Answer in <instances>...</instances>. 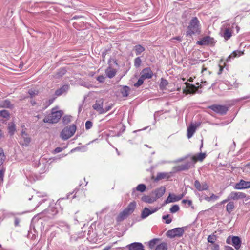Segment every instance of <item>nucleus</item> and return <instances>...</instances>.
<instances>
[{"instance_id":"1","label":"nucleus","mask_w":250,"mask_h":250,"mask_svg":"<svg viewBox=\"0 0 250 250\" xmlns=\"http://www.w3.org/2000/svg\"><path fill=\"white\" fill-rule=\"evenodd\" d=\"M62 114V111L58 110L57 107H54L51 109V113L43 119V121L44 123L50 124L57 123L60 120Z\"/></svg>"},{"instance_id":"2","label":"nucleus","mask_w":250,"mask_h":250,"mask_svg":"<svg viewBox=\"0 0 250 250\" xmlns=\"http://www.w3.org/2000/svg\"><path fill=\"white\" fill-rule=\"evenodd\" d=\"M200 33V23L196 17L193 18L190 21L187 31V36L199 34Z\"/></svg>"},{"instance_id":"3","label":"nucleus","mask_w":250,"mask_h":250,"mask_svg":"<svg viewBox=\"0 0 250 250\" xmlns=\"http://www.w3.org/2000/svg\"><path fill=\"white\" fill-rule=\"evenodd\" d=\"M233 25V23L224 22L221 29L220 34L226 40H229L232 36Z\"/></svg>"},{"instance_id":"4","label":"nucleus","mask_w":250,"mask_h":250,"mask_svg":"<svg viewBox=\"0 0 250 250\" xmlns=\"http://www.w3.org/2000/svg\"><path fill=\"white\" fill-rule=\"evenodd\" d=\"M160 239L154 238L151 240L148 243L149 247L153 249L156 246L155 250H167V244L165 242L159 243Z\"/></svg>"},{"instance_id":"5","label":"nucleus","mask_w":250,"mask_h":250,"mask_svg":"<svg viewBox=\"0 0 250 250\" xmlns=\"http://www.w3.org/2000/svg\"><path fill=\"white\" fill-rule=\"evenodd\" d=\"M76 130V126L75 125L66 127L61 132V137L63 140H67L74 134Z\"/></svg>"},{"instance_id":"6","label":"nucleus","mask_w":250,"mask_h":250,"mask_svg":"<svg viewBox=\"0 0 250 250\" xmlns=\"http://www.w3.org/2000/svg\"><path fill=\"white\" fill-rule=\"evenodd\" d=\"M205 153H200L197 155L192 156L190 158V162H188L186 165L183 166L181 169L184 170L188 169L191 166L193 165L198 161H202L205 159Z\"/></svg>"},{"instance_id":"7","label":"nucleus","mask_w":250,"mask_h":250,"mask_svg":"<svg viewBox=\"0 0 250 250\" xmlns=\"http://www.w3.org/2000/svg\"><path fill=\"white\" fill-rule=\"evenodd\" d=\"M136 203L133 201L129 204L127 207L120 213V216L122 219L131 214L136 208Z\"/></svg>"},{"instance_id":"8","label":"nucleus","mask_w":250,"mask_h":250,"mask_svg":"<svg viewBox=\"0 0 250 250\" xmlns=\"http://www.w3.org/2000/svg\"><path fill=\"white\" fill-rule=\"evenodd\" d=\"M226 243L228 244H232L236 250H238L241 247V240L238 236H229Z\"/></svg>"},{"instance_id":"9","label":"nucleus","mask_w":250,"mask_h":250,"mask_svg":"<svg viewBox=\"0 0 250 250\" xmlns=\"http://www.w3.org/2000/svg\"><path fill=\"white\" fill-rule=\"evenodd\" d=\"M184 229L183 228H174L167 232V235L170 238L175 237H181L184 233Z\"/></svg>"},{"instance_id":"10","label":"nucleus","mask_w":250,"mask_h":250,"mask_svg":"<svg viewBox=\"0 0 250 250\" xmlns=\"http://www.w3.org/2000/svg\"><path fill=\"white\" fill-rule=\"evenodd\" d=\"M103 104L104 99H100L96 101L95 103L92 105V107L99 114H104V110Z\"/></svg>"},{"instance_id":"11","label":"nucleus","mask_w":250,"mask_h":250,"mask_svg":"<svg viewBox=\"0 0 250 250\" xmlns=\"http://www.w3.org/2000/svg\"><path fill=\"white\" fill-rule=\"evenodd\" d=\"M213 111L221 114H224L228 110L226 106L220 105H212L209 107Z\"/></svg>"},{"instance_id":"12","label":"nucleus","mask_w":250,"mask_h":250,"mask_svg":"<svg viewBox=\"0 0 250 250\" xmlns=\"http://www.w3.org/2000/svg\"><path fill=\"white\" fill-rule=\"evenodd\" d=\"M246 197V195L244 193L233 191L229 195V199H230V200H237L243 199Z\"/></svg>"},{"instance_id":"13","label":"nucleus","mask_w":250,"mask_h":250,"mask_svg":"<svg viewBox=\"0 0 250 250\" xmlns=\"http://www.w3.org/2000/svg\"><path fill=\"white\" fill-rule=\"evenodd\" d=\"M21 137L20 138V143L23 146H27L31 141V139L26 133L25 131L22 130L21 132Z\"/></svg>"},{"instance_id":"14","label":"nucleus","mask_w":250,"mask_h":250,"mask_svg":"<svg viewBox=\"0 0 250 250\" xmlns=\"http://www.w3.org/2000/svg\"><path fill=\"white\" fill-rule=\"evenodd\" d=\"M214 43V39L209 36L203 37L201 40L197 42V44L201 45L212 44Z\"/></svg>"},{"instance_id":"15","label":"nucleus","mask_w":250,"mask_h":250,"mask_svg":"<svg viewBox=\"0 0 250 250\" xmlns=\"http://www.w3.org/2000/svg\"><path fill=\"white\" fill-rule=\"evenodd\" d=\"M185 194L183 193L179 195H176L175 194H169V196L167 198L166 203H169L172 202H175L180 200L184 196Z\"/></svg>"},{"instance_id":"16","label":"nucleus","mask_w":250,"mask_h":250,"mask_svg":"<svg viewBox=\"0 0 250 250\" xmlns=\"http://www.w3.org/2000/svg\"><path fill=\"white\" fill-rule=\"evenodd\" d=\"M234 188L236 189L250 188V182L241 180L238 183L235 184Z\"/></svg>"},{"instance_id":"17","label":"nucleus","mask_w":250,"mask_h":250,"mask_svg":"<svg viewBox=\"0 0 250 250\" xmlns=\"http://www.w3.org/2000/svg\"><path fill=\"white\" fill-rule=\"evenodd\" d=\"M126 247L129 250H145L143 244L139 242L132 243L128 245Z\"/></svg>"},{"instance_id":"18","label":"nucleus","mask_w":250,"mask_h":250,"mask_svg":"<svg viewBox=\"0 0 250 250\" xmlns=\"http://www.w3.org/2000/svg\"><path fill=\"white\" fill-rule=\"evenodd\" d=\"M159 209V208H155L152 210L149 209L147 208H145L141 213V218L145 219L148 217L149 215L156 212Z\"/></svg>"},{"instance_id":"19","label":"nucleus","mask_w":250,"mask_h":250,"mask_svg":"<svg viewBox=\"0 0 250 250\" xmlns=\"http://www.w3.org/2000/svg\"><path fill=\"white\" fill-rule=\"evenodd\" d=\"M141 74L142 78L145 80L151 78L153 74L150 68H146L142 71Z\"/></svg>"},{"instance_id":"20","label":"nucleus","mask_w":250,"mask_h":250,"mask_svg":"<svg viewBox=\"0 0 250 250\" xmlns=\"http://www.w3.org/2000/svg\"><path fill=\"white\" fill-rule=\"evenodd\" d=\"M194 186L199 191L206 190L208 188V186L206 183H200L199 181L197 180L195 181Z\"/></svg>"},{"instance_id":"21","label":"nucleus","mask_w":250,"mask_h":250,"mask_svg":"<svg viewBox=\"0 0 250 250\" xmlns=\"http://www.w3.org/2000/svg\"><path fill=\"white\" fill-rule=\"evenodd\" d=\"M198 127V125H196L195 124H191L188 127L187 131L188 134L187 136L188 138H191L194 132H195L197 128Z\"/></svg>"},{"instance_id":"22","label":"nucleus","mask_w":250,"mask_h":250,"mask_svg":"<svg viewBox=\"0 0 250 250\" xmlns=\"http://www.w3.org/2000/svg\"><path fill=\"white\" fill-rule=\"evenodd\" d=\"M166 188L163 187H161L160 188L156 189L154 192V193L155 195V197L154 198H156V200L162 197L164 194Z\"/></svg>"},{"instance_id":"23","label":"nucleus","mask_w":250,"mask_h":250,"mask_svg":"<svg viewBox=\"0 0 250 250\" xmlns=\"http://www.w3.org/2000/svg\"><path fill=\"white\" fill-rule=\"evenodd\" d=\"M69 86L68 85H64L61 87L60 89H57L55 91V95L56 96H60L63 93L67 91L69 89Z\"/></svg>"},{"instance_id":"24","label":"nucleus","mask_w":250,"mask_h":250,"mask_svg":"<svg viewBox=\"0 0 250 250\" xmlns=\"http://www.w3.org/2000/svg\"><path fill=\"white\" fill-rule=\"evenodd\" d=\"M105 73L108 77L112 78L115 76L116 74V70L115 69L109 67L106 70Z\"/></svg>"},{"instance_id":"25","label":"nucleus","mask_w":250,"mask_h":250,"mask_svg":"<svg viewBox=\"0 0 250 250\" xmlns=\"http://www.w3.org/2000/svg\"><path fill=\"white\" fill-rule=\"evenodd\" d=\"M244 54L243 51H234L227 59V61H229L231 58H235L236 57H239Z\"/></svg>"},{"instance_id":"26","label":"nucleus","mask_w":250,"mask_h":250,"mask_svg":"<svg viewBox=\"0 0 250 250\" xmlns=\"http://www.w3.org/2000/svg\"><path fill=\"white\" fill-rule=\"evenodd\" d=\"M8 130L9 134L11 136L13 135L16 131V126L14 123H10L8 126Z\"/></svg>"},{"instance_id":"27","label":"nucleus","mask_w":250,"mask_h":250,"mask_svg":"<svg viewBox=\"0 0 250 250\" xmlns=\"http://www.w3.org/2000/svg\"><path fill=\"white\" fill-rule=\"evenodd\" d=\"M142 200L147 203H152L156 201V198L149 196H144L142 197Z\"/></svg>"},{"instance_id":"28","label":"nucleus","mask_w":250,"mask_h":250,"mask_svg":"<svg viewBox=\"0 0 250 250\" xmlns=\"http://www.w3.org/2000/svg\"><path fill=\"white\" fill-rule=\"evenodd\" d=\"M134 50L135 52L136 55H139L141 53L145 51V48L140 45H137L134 47Z\"/></svg>"},{"instance_id":"29","label":"nucleus","mask_w":250,"mask_h":250,"mask_svg":"<svg viewBox=\"0 0 250 250\" xmlns=\"http://www.w3.org/2000/svg\"><path fill=\"white\" fill-rule=\"evenodd\" d=\"M204 198L206 201L208 202H210L211 201H215L217 200L219 198V197L214 194H212L210 197H208L207 195L205 196Z\"/></svg>"},{"instance_id":"30","label":"nucleus","mask_w":250,"mask_h":250,"mask_svg":"<svg viewBox=\"0 0 250 250\" xmlns=\"http://www.w3.org/2000/svg\"><path fill=\"white\" fill-rule=\"evenodd\" d=\"M234 209V203L232 202L228 203L226 206V210L229 214Z\"/></svg>"},{"instance_id":"31","label":"nucleus","mask_w":250,"mask_h":250,"mask_svg":"<svg viewBox=\"0 0 250 250\" xmlns=\"http://www.w3.org/2000/svg\"><path fill=\"white\" fill-rule=\"evenodd\" d=\"M129 88L127 86H124L121 90V92L123 97H127L128 95Z\"/></svg>"},{"instance_id":"32","label":"nucleus","mask_w":250,"mask_h":250,"mask_svg":"<svg viewBox=\"0 0 250 250\" xmlns=\"http://www.w3.org/2000/svg\"><path fill=\"white\" fill-rule=\"evenodd\" d=\"M169 174L167 173H159L157 174L156 179L159 180L162 179L168 178Z\"/></svg>"},{"instance_id":"33","label":"nucleus","mask_w":250,"mask_h":250,"mask_svg":"<svg viewBox=\"0 0 250 250\" xmlns=\"http://www.w3.org/2000/svg\"><path fill=\"white\" fill-rule=\"evenodd\" d=\"M167 84L168 82L166 80L163 78L161 79V81L160 84V87L161 89H165Z\"/></svg>"},{"instance_id":"34","label":"nucleus","mask_w":250,"mask_h":250,"mask_svg":"<svg viewBox=\"0 0 250 250\" xmlns=\"http://www.w3.org/2000/svg\"><path fill=\"white\" fill-rule=\"evenodd\" d=\"M5 157L3 151L1 148L0 147V165H2L4 162Z\"/></svg>"},{"instance_id":"35","label":"nucleus","mask_w":250,"mask_h":250,"mask_svg":"<svg viewBox=\"0 0 250 250\" xmlns=\"http://www.w3.org/2000/svg\"><path fill=\"white\" fill-rule=\"evenodd\" d=\"M2 106L6 108H11L12 105L8 100H6L2 102Z\"/></svg>"},{"instance_id":"36","label":"nucleus","mask_w":250,"mask_h":250,"mask_svg":"<svg viewBox=\"0 0 250 250\" xmlns=\"http://www.w3.org/2000/svg\"><path fill=\"white\" fill-rule=\"evenodd\" d=\"M180 208L178 205H174L170 208V211L171 213H174L179 210Z\"/></svg>"},{"instance_id":"37","label":"nucleus","mask_w":250,"mask_h":250,"mask_svg":"<svg viewBox=\"0 0 250 250\" xmlns=\"http://www.w3.org/2000/svg\"><path fill=\"white\" fill-rule=\"evenodd\" d=\"M0 116L4 118H7L9 116V114L7 110H3L0 111Z\"/></svg>"},{"instance_id":"38","label":"nucleus","mask_w":250,"mask_h":250,"mask_svg":"<svg viewBox=\"0 0 250 250\" xmlns=\"http://www.w3.org/2000/svg\"><path fill=\"white\" fill-rule=\"evenodd\" d=\"M146 188V187L144 184H140L136 187V189L141 192H144Z\"/></svg>"},{"instance_id":"39","label":"nucleus","mask_w":250,"mask_h":250,"mask_svg":"<svg viewBox=\"0 0 250 250\" xmlns=\"http://www.w3.org/2000/svg\"><path fill=\"white\" fill-rule=\"evenodd\" d=\"M141 60L139 57L136 58L134 60V65L136 67H139L141 64Z\"/></svg>"},{"instance_id":"40","label":"nucleus","mask_w":250,"mask_h":250,"mask_svg":"<svg viewBox=\"0 0 250 250\" xmlns=\"http://www.w3.org/2000/svg\"><path fill=\"white\" fill-rule=\"evenodd\" d=\"M28 93L31 97H33V96H35V95H38L39 92L38 90H37L36 89H32L29 90Z\"/></svg>"},{"instance_id":"41","label":"nucleus","mask_w":250,"mask_h":250,"mask_svg":"<svg viewBox=\"0 0 250 250\" xmlns=\"http://www.w3.org/2000/svg\"><path fill=\"white\" fill-rule=\"evenodd\" d=\"M144 80V79L142 78V77L141 76L140 79L138 80L137 82L134 84V86L139 87L140 85H141L143 83Z\"/></svg>"},{"instance_id":"42","label":"nucleus","mask_w":250,"mask_h":250,"mask_svg":"<svg viewBox=\"0 0 250 250\" xmlns=\"http://www.w3.org/2000/svg\"><path fill=\"white\" fill-rule=\"evenodd\" d=\"M183 204H188L189 206H191L192 208H194V207L192 206V202L190 200H183L182 201Z\"/></svg>"},{"instance_id":"43","label":"nucleus","mask_w":250,"mask_h":250,"mask_svg":"<svg viewBox=\"0 0 250 250\" xmlns=\"http://www.w3.org/2000/svg\"><path fill=\"white\" fill-rule=\"evenodd\" d=\"M169 216L168 215H165L163 216V219L166 220V223L168 224L170 223L172 221V219L171 218H169Z\"/></svg>"},{"instance_id":"44","label":"nucleus","mask_w":250,"mask_h":250,"mask_svg":"<svg viewBox=\"0 0 250 250\" xmlns=\"http://www.w3.org/2000/svg\"><path fill=\"white\" fill-rule=\"evenodd\" d=\"M216 237L215 235H209L208 237V242L211 243H214Z\"/></svg>"},{"instance_id":"45","label":"nucleus","mask_w":250,"mask_h":250,"mask_svg":"<svg viewBox=\"0 0 250 250\" xmlns=\"http://www.w3.org/2000/svg\"><path fill=\"white\" fill-rule=\"evenodd\" d=\"M92 126V123L89 121H87L85 123V128L86 129H90Z\"/></svg>"},{"instance_id":"46","label":"nucleus","mask_w":250,"mask_h":250,"mask_svg":"<svg viewBox=\"0 0 250 250\" xmlns=\"http://www.w3.org/2000/svg\"><path fill=\"white\" fill-rule=\"evenodd\" d=\"M54 100V98L50 99L48 100L47 101H46V105L44 107V108H46L48 106H49L53 102Z\"/></svg>"},{"instance_id":"47","label":"nucleus","mask_w":250,"mask_h":250,"mask_svg":"<svg viewBox=\"0 0 250 250\" xmlns=\"http://www.w3.org/2000/svg\"><path fill=\"white\" fill-rule=\"evenodd\" d=\"M112 107V104H110V105L106 106L104 108V113L107 112L108 111L110 110Z\"/></svg>"},{"instance_id":"48","label":"nucleus","mask_w":250,"mask_h":250,"mask_svg":"<svg viewBox=\"0 0 250 250\" xmlns=\"http://www.w3.org/2000/svg\"><path fill=\"white\" fill-rule=\"evenodd\" d=\"M97 80L100 83H103L104 81V77L103 76H98Z\"/></svg>"},{"instance_id":"49","label":"nucleus","mask_w":250,"mask_h":250,"mask_svg":"<svg viewBox=\"0 0 250 250\" xmlns=\"http://www.w3.org/2000/svg\"><path fill=\"white\" fill-rule=\"evenodd\" d=\"M212 249L213 250H219V246L218 244H214L212 248Z\"/></svg>"},{"instance_id":"50","label":"nucleus","mask_w":250,"mask_h":250,"mask_svg":"<svg viewBox=\"0 0 250 250\" xmlns=\"http://www.w3.org/2000/svg\"><path fill=\"white\" fill-rule=\"evenodd\" d=\"M229 201H230V200L229 199V196H228L227 199H226L225 200H223L222 201H221L220 202V204H224L225 203L228 202Z\"/></svg>"},{"instance_id":"51","label":"nucleus","mask_w":250,"mask_h":250,"mask_svg":"<svg viewBox=\"0 0 250 250\" xmlns=\"http://www.w3.org/2000/svg\"><path fill=\"white\" fill-rule=\"evenodd\" d=\"M225 250H234L232 247L229 246H226L225 247Z\"/></svg>"},{"instance_id":"52","label":"nucleus","mask_w":250,"mask_h":250,"mask_svg":"<svg viewBox=\"0 0 250 250\" xmlns=\"http://www.w3.org/2000/svg\"><path fill=\"white\" fill-rule=\"evenodd\" d=\"M62 151V148L60 147H57L55 149L56 153H59Z\"/></svg>"},{"instance_id":"53","label":"nucleus","mask_w":250,"mask_h":250,"mask_svg":"<svg viewBox=\"0 0 250 250\" xmlns=\"http://www.w3.org/2000/svg\"><path fill=\"white\" fill-rule=\"evenodd\" d=\"M20 220L18 218L15 219V225L18 226L19 224Z\"/></svg>"},{"instance_id":"54","label":"nucleus","mask_w":250,"mask_h":250,"mask_svg":"<svg viewBox=\"0 0 250 250\" xmlns=\"http://www.w3.org/2000/svg\"><path fill=\"white\" fill-rule=\"evenodd\" d=\"M172 40H176L181 41V38L180 37L178 36V37H176L172 38Z\"/></svg>"},{"instance_id":"55","label":"nucleus","mask_w":250,"mask_h":250,"mask_svg":"<svg viewBox=\"0 0 250 250\" xmlns=\"http://www.w3.org/2000/svg\"><path fill=\"white\" fill-rule=\"evenodd\" d=\"M111 249V246H107L102 250H109Z\"/></svg>"},{"instance_id":"56","label":"nucleus","mask_w":250,"mask_h":250,"mask_svg":"<svg viewBox=\"0 0 250 250\" xmlns=\"http://www.w3.org/2000/svg\"><path fill=\"white\" fill-rule=\"evenodd\" d=\"M3 174H4V173L2 172V171H0V178H2V177L3 176Z\"/></svg>"},{"instance_id":"57","label":"nucleus","mask_w":250,"mask_h":250,"mask_svg":"<svg viewBox=\"0 0 250 250\" xmlns=\"http://www.w3.org/2000/svg\"><path fill=\"white\" fill-rule=\"evenodd\" d=\"M64 120L67 119L68 120V122L69 121V117H65L63 118Z\"/></svg>"},{"instance_id":"58","label":"nucleus","mask_w":250,"mask_h":250,"mask_svg":"<svg viewBox=\"0 0 250 250\" xmlns=\"http://www.w3.org/2000/svg\"><path fill=\"white\" fill-rule=\"evenodd\" d=\"M3 135L1 131L0 130V138H1L2 137Z\"/></svg>"},{"instance_id":"59","label":"nucleus","mask_w":250,"mask_h":250,"mask_svg":"<svg viewBox=\"0 0 250 250\" xmlns=\"http://www.w3.org/2000/svg\"><path fill=\"white\" fill-rule=\"evenodd\" d=\"M31 104L32 105H34L36 104V103L34 101H33V102L32 101Z\"/></svg>"},{"instance_id":"60","label":"nucleus","mask_w":250,"mask_h":250,"mask_svg":"<svg viewBox=\"0 0 250 250\" xmlns=\"http://www.w3.org/2000/svg\"><path fill=\"white\" fill-rule=\"evenodd\" d=\"M192 87L193 88H195L196 90H197V87H196L195 86H194V85H192Z\"/></svg>"},{"instance_id":"61","label":"nucleus","mask_w":250,"mask_h":250,"mask_svg":"<svg viewBox=\"0 0 250 250\" xmlns=\"http://www.w3.org/2000/svg\"><path fill=\"white\" fill-rule=\"evenodd\" d=\"M189 81H190V82H191V81H193V80H192V79L191 78H190V79H189Z\"/></svg>"},{"instance_id":"62","label":"nucleus","mask_w":250,"mask_h":250,"mask_svg":"<svg viewBox=\"0 0 250 250\" xmlns=\"http://www.w3.org/2000/svg\"><path fill=\"white\" fill-rule=\"evenodd\" d=\"M222 69H223V68H222L221 67H220V72L222 70Z\"/></svg>"}]
</instances>
